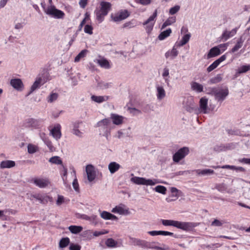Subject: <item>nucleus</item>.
I'll use <instances>...</instances> for the list:
<instances>
[{"mask_svg":"<svg viewBox=\"0 0 250 250\" xmlns=\"http://www.w3.org/2000/svg\"><path fill=\"white\" fill-rule=\"evenodd\" d=\"M156 96L158 100H162L166 96V92L164 88V86L159 84L156 85Z\"/></svg>","mask_w":250,"mask_h":250,"instance_id":"6ab92c4d","label":"nucleus"},{"mask_svg":"<svg viewBox=\"0 0 250 250\" xmlns=\"http://www.w3.org/2000/svg\"><path fill=\"white\" fill-rule=\"evenodd\" d=\"M161 222L164 226H173L184 230H189L193 227L192 224L189 222L164 219H162Z\"/></svg>","mask_w":250,"mask_h":250,"instance_id":"f257e3e1","label":"nucleus"},{"mask_svg":"<svg viewBox=\"0 0 250 250\" xmlns=\"http://www.w3.org/2000/svg\"><path fill=\"white\" fill-rule=\"evenodd\" d=\"M32 198H34L38 201L41 204H45L48 202V201H51V198L47 195H42L39 194H33L31 195V199Z\"/></svg>","mask_w":250,"mask_h":250,"instance_id":"aec40b11","label":"nucleus"},{"mask_svg":"<svg viewBox=\"0 0 250 250\" xmlns=\"http://www.w3.org/2000/svg\"><path fill=\"white\" fill-rule=\"evenodd\" d=\"M226 59V55H223L219 59L215 61L211 64L207 68V71L210 72L215 69L219 64Z\"/></svg>","mask_w":250,"mask_h":250,"instance_id":"a211bd4d","label":"nucleus"},{"mask_svg":"<svg viewBox=\"0 0 250 250\" xmlns=\"http://www.w3.org/2000/svg\"><path fill=\"white\" fill-rule=\"evenodd\" d=\"M110 119L114 125H122L124 123V120L125 118L122 116L112 113L110 115Z\"/></svg>","mask_w":250,"mask_h":250,"instance_id":"412c9836","label":"nucleus"},{"mask_svg":"<svg viewBox=\"0 0 250 250\" xmlns=\"http://www.w3.org/2000/svg\"><path fill=\"white\" fill-rule=\"evenodd\" d=\"M226 149L225 146L222 145H217L214 146V150L216 151H224Z\"/></svg>","mask_w":250,"mask_h":250,"instance_id":"13d9d810","label":"nucleus"},{"mask_svg":"<svg viewBox=\"0 0 250 250\" xmlns=\"http://www.w3.org/2000/svg\"><path fill=\"white\" fill-rule=\"evenodd\" d=\"M46 82V80L42 76L39 75L36 79V81L31 87L30 91L28 93V95L32 93L34 91L37 89L40 88V87L43 84Z\"/></svg>","mask_w":250,"mask_h":250,"instance_id":"9b49d317","label":"nucleus"},{"mask_svg":"<svg viewBox=\"0 0 250 250\" xmlns=\"http://www.w3.org/2000/svg\"><path fill=\"white\" fill-rule=\"evenodd\" d=\"M88 52L87 50L84 49L82 50L75 57V62H78L82 59L84 58L86 55L87 52Z\"/></svg>","mask_w":250,"mask_h":250,"instance_id":"37998d69","label":"nucleus"},{"mask_svg":"<svg viewBox=\"0 0 250 250\" xmlns=\"http://www.w3.org/2000/svg\"><path fill=\"white\" fill-rule=\"evenodd\" d=\"M222 80V78L220 75H217L215 77H213L210 79L208 82V83L209 84H215L219 83Z\"/></svg>","mask_w":250,"mask_h":250,"instance_id":"a19ab883","label":"nucleus"},{"mask_svg":"<svg viewBox=\"0 0 250 250\" xmlns=\"http://www.w3.org/2000/svg\"><path fill=\"white\" fill-rule=\"evenodd\" d=\"M184 108L188 112H191L195 108V104L191 97H188L183 101Z\"/></svg>","mask_w":250,"mask_h":250,"instance_id":"9d476101","label":"nucleus"},{"mask_svg":"<svg viewBox=\"0 0 250 250\" xmlns=\"http://www.w3.org/2000/svg\"><path fill=\"white\" fill-rule=\"evenodd\" d=\"M112 20L115 21H121L123 20V19L121 18V15L119 14V13L117 15H115L114 17H112Z\"/></svg>","mask_w":250,"mask_h":250,"instance_id":"69168bd1","label":"nucleus"},{"mask_svg":"<svg viewBox=\"0 0 250 250\" xmlns=\"http://www.w3.org/2000/svg\"><path fill=\"white\" fill-rule=\"evenodd\" d=\"M86 172L88 180L89 182L93 181L96 178V171L94 167L92 165H88L86 167Z\"/></svg>","mask_w":250,"mask_h":250,"instance_id":"f8f14e48","label":"nucleus"},{"mask_svg":"<svg viewBox=\"0 0 250 250\" xmlns=\"http://www.w3.org/2000/svg\"><path fill=\"white\" fill-rule=\"evenodd\" d=\"M196 174L201 176H208L213 174L214 172L210 169H196L195 170Z\"/></svg>","mask_w":250,"mask_h":250,"instance_id":"7c9ffc66","label":"nucleus"},{"mask_svg":"<svg viewBox=\"0 0 250 250\" xmlns=\"http://www.w3.org/2000/svg\"><path fill=\"white\" fill-rule=\"evenodd\" d=\"M45 144L49 148V150L51 151H53L54 150V147L52 145L51 142L48 139L44 140L43 141Z\"/></svg>","mask_w":250,"mask_h":250,"instance_id":"4d7b16f0","label":"nucleus"},{"mask_svg":"<svg viewBox=\"0 0 250 250\" xmlns=\"http://www.w3.org/2000/svg\"><path fill=\"white\" fill-rule=\"evenodd\" d=\"M94 62L98 63L102 68L108 69L111 67L108 61L104 58L102 57L100 59H97Z\"/></svg>","mask_w":250,"mask_h":250,"instance_id":"4be33fe9","label":"nucleus"},{"mask_svg":"<svg viewBox=\"0 0 250 250\" xmlns=\"http://www.w3.org/2000/svg\"><path fill=\"white\" fill-rule=\"evenodd\" d=\"M190 38V34H187L186 35H185L181 41H180V42H179V43L178 44V46H183L184 45H185V44H186L189 40V39Z\"/></svg>","mask_w":250,"mask_h":250,"instance_id":"79ce46f5","label":"nucleus"},{"mask_svg":"<svg viewBox=\"0 0 250 250\" xmlns=\"http://www.w3.org/2000/svg\"><path fill=\"white\" fill-rule=\"evenodd\" d=\"M89 19V16L87 15V13L85 14V18L81 21L80 24L79 26V30L80 31L82 30L83 25L85 24L86 22V20Z\"/></svg>","mask_w":250,"mask_h":250,"instance_id":"680f3d73","label":"nucleus"},{"mask_svg":"<svg viewBox=\"0 0 250 250\" xmlns=\"http://www.w3.org/2000/svg\"><path fill=\"white\" fill-rule=\"evenodd\" d=\"M15 166V162L11 160H5L2 161L0 164L1 168H9Z\"/></svg>","mask_w":250,"mask_h":250,"instance_id":"c756f323","label":"nucleus"},{"mask_svg":"<svg viewBox=\"0 0 250 250\" xmlns=\"http://www.w3.org/2000/svg\"><path fill=\"white\" fill-rule=\"evenodd\" d=\"M72 185H73V188L74 189L76 190V191H78L79 190V184H78V181H77V179L76 178H75L73 182V183H72Z\"/></svg>","mask_w":250,"mask_h":250,"instance_id":"0e129e2a","label":"nucleus"},{"mask_svg":"<svg viewBox=\"0 0 250 250\" xmlns=\"http://www.w3.org/2000/svg\"><path fill=\"white\" fill-rule=\"evenodd\" d=\"M223 224V223H222V221H221L218 219H215L211 223V226H216V227H220V226H222Z\"/></svg>","mask_w":250,"mask_h":250,"instance_id":"bf43d9fd","label":"nucleus"},{"mask_svg":"<svg viewBox=\"0 0 250 250\" xmlns=\"http://www.w3.org/2000/svg\"><path fill=\"white\" fill-rule=\"evenodd\" d=\"M136 26V21L135 20H131V21L125 22L123 24V28H131Z\"/></svg>","mask_w":250,"mask_h":250,"instance_id":"a18cd8bd","label":"nucleus"},{"mask_svg":"<svg viewBox=\"0 0 250 250\" xmlns=\"http://www.w3.org/2000/svg\"><path fill=\"white\" fill-rule=\"evenodd\" d=\"M112 86L111 83L100 82L98 83V87L102 89H105L111 87Z\"/></svg>","mask_w":250,"mask_h":250,"instance_id":"4c0bfd02","label":"nucleus"},{"mask_svg":"<svg viewBox=\"0 0 250 250\" xmlns=\"http://www.w3.org/2000/svg\"><path fill=\"white\" fill-rule=\"evenodd\" d=\"M155 190L163 194L166 193L167 188L163 186H157L155 188Z\"/></svg>","mask_w":250,"mask_h":250,"instance_id":"8fccbe9b","label":"nucleus"},{"mask_svg":"<svg viewBox=\"0 0 250 250\" xmlns=\"http://www.w3.org/2000/svg\"><path fill=\"white\" fill-rule=\"evenodd\" d=\"M162 77H163L165 83H167V85H169V69L167 67H165L163 69V71L162 73Z\"/></svg>","mask_w":250,"mask_h":250,"instance_id":"72a5a7b5","label":"nucleus"},{"mask_svg":"<svg viewBox=\"0 0 250 250\" xmlns=\"http://www.w3.org/2000/svg\"><path fill=\"white\" fill-rule=\"evenodd\" d=\"M180 9V6L179 5H176L173 7H171L169 9V14L170 15H174L176 14L177 12H178Z\"/></svg>","mask_w":250,"mask_h":250,"instance_id":"603ef678","label":"nucleus"},{"mask_svg":"<svg viewBox=\"0 0 250 250\" xmlns=\"http://www.w3.org/2000/svg\"><path fill=\"white\" fill-rule=\"evenodd\" d=\"M176 21L175 17H169L162 25V28H165L168 25H170Z\"/></svg>","mask_w":250,"mask_h":250,"instance_id":"ea45409f","label":"nucleus"},{"mask_svg":"<svg viewBox=\"0 0 250 250\" xmlns=\"http://www.w3.org/2000/svg\"><path fill=\"white\" fill-rule=\"evenodd\" d=\"M208 93L213 95L216 101L222 103L228 96L229 91L227 88L213 87Z\"/></svg>","mask_w":250,"mask_h":250,"instance_id":"f03ea898","label":"nucleus"},{"mask_svg":"<svg viewBox=\"0 0 250 250\" xmlns=\"http://www.w3.org/2000/svg\"><path fill=\"white\" fill-rule=\"evenodd\" d=\"M28 152L29 153L32 154L36 152V147L33 145H29L27 147Z\"/></svg>","mask_w":250,"mask_h":250,"instance_id":"6e6d98bb","label":"nucleus"},{"mask_svg":"<svg viewBox=\"0 0 250 250\" xmlns=\"http://www.w3.org/2000/svg\"><path fill=\"white\" fill-rule=\"evenodd\" d=\"M130 242L134 246H139L145 249H151L152 248L151 245L155 243V242H149L135 238H130Z\"/></svg>","mask_w":250,"mask_h":250,"instance_id":"0eeeda50","label":"nucleus"},{"mask_svg":"<svg viewBox=\"0 0 250 250\" xmlns=\"http://www.w3.org/2000/svg\"><path fill=\"white\" fill-rule=\"evenodd\" d=\"M44 12L49 16L55 19H62L64 13L63 11L59 10L54 6L50 5L44 9Z\"/></svg>","mask_w":250,"mask_h":250,"instance_id":"39448f33","label":"nucleus"},{"mask_svg":"<svg viewBox=\"0 0 250 250\" xmlns=\"http://www.w3.org/2000/svg\"><path fill=\"white\" fill-rule=\"evenodd\" d=\"M190 172L189 170H185V171H179L175 173V175L179 176L183 175L184 174H188Z\"/></svg>","mask_w":250,"mask_h":250,"instance_id":"338daca9","label":"nucleus"},{"mask_svg":"<svg viewBox=\"0 0 250 250\" xmlns=\"http://www.w3.org/2000/svg\"><path fill=\"white\" fill-rule=\"evenodd\" d=\"M79 126V123H75L74 124V128L72 130V133L76 136L81 137H82L83 133L78 129Z\"/></svg>","mask_w":250,"mask_h":250,"instance_id":"58836bf2","label":"nucleus"},{"mask_svg":"<svg viewBox=\"0 0 250 250\" xmlns=\"http://www.w3.org/2000/svg\"><path fill=\"white\" fill-rule=\"evenodd\" d=\"M110 124V120L109 118H105L98 122L96 127H100V130L102 129L104 131L108 129V127Z\"/></svg>","mask_w":250,"mask_h":250,"instance_id":"f3484780","label":"nucleus"},{"mask_svg":"<svg viewBox=\"0 0 250 250\" xmlns=\"http://www.w3.org/2000/svg\"><path fill=\"white\" fill-rule=\"evenodd\" d=\"M81 247L77 244H71L69 246L70 250H80Z\"/></svg>","mask_w":250,"mask_h":250,"instance_id":"e2e57ef3","label":"nucleus"},{"mask_svg":"<svg viewBox=\"0 0 250 250\" xmlns=\"http://www.w3.org/2000/svg\"><path fill=\"white\" fill-rule=\"evenodd\" d=\"M130 180L133 183L139 185L153 186L160 183L159 180L156 179H147L139 177H133L131 178Z\"/></svg>","mask_w":250,"mask_h":250,"instance_id":"20e7f679","label":"nucleus"},{"mask_svg":"<svg viewBox=\"0 0 250 250\" xmlns=\"http://www.w3.org/2000/svg\"><path fill=\"white\" fill-rule=\"evenodd\" d=\"M11 85L18 91H22L23 88V84L20 79H13L10 81Z\"/></svg>","mask_w":250,"mask_h":250,"instance_id":"4468645a","label":"nucleus"},{"mask_svg":"<svg viewBox=\"0 0 250 250\" xmlns=\"http://www.w3.org/2000/svg\"><path fill=\"white\" fill-rule=\"evenodd\" d=\"M147 233L150 234L151 236H156L158 235H169V236H173L175 238L177 237L176 235H174L173 233L167 231H163V230H153V231H149L147 232Z\"/></svg>","mask_w":250,"mask_h":250,"instance_id":"5701e85b","label":"nucleus"},{"mask_svg":"<svg viewBox=\"0 0 250 250\" xmlns=\"http://www.w3.org/2000/svg\"><path fill=\"white\" fill-rule=\"evenodd\" d=\"M33 183L37 187L40 188H44L48 186L49 182L46 178H35L32 180Z\"/></svg>","mask_w":250,"mask_h":250,"instance_id":"ddd939ff","label":"nucleus"},{"mask_svg":"<svg viewBox=\"0 0 250 250\" xmlns=\"http://www.w3.org/2000/svg\"><path fill=\"white\" fill-rule=\"evenodd\" d=\"M93 27L88 24H86L85 25L84 28V31L85 33H87L89 35H91L93 34Z\"/></svg>","mask_w":250,"mask_h":250,"instance_id":"864d4df0","label":"nucleus"},{"mask_svg":"<svg viewBox=\"0 0 250 250\" xmlns=\"http://www.w3.org/2000/svg\"><path fill=\"white\" fill-rule=\"evenodd\" d=\"M44 120L42 119L29 118L25 121V126L35 129L41 128L43 126Z\"/></svg>","mask_w":250,"mask_h":250,"instance_id":"423d86ee","label":"nucleus"},{"mask_svg":"<svg viewBox=\"0 0 250 250\" xmlns=\"http://www.w3.org/2000/svg\"><path fill=\"white\" fill-rule=\"evenodd\" d=\"M100 5V9L95 11L96 19L99 23L104 21V17L107 15L111 7V3L106 1H102Z\"/></svg>","mask_w":250,"mask_h":250,"instance_id":"7ed1b4c3","label":"nucleus"},{"mask_svg":"<svg viewBox=\"0 0 250 250\" xmlns=\"http://www.w3.org/2000/svg\"><path fill=\"white\" fill-rule=\"evenodd\" d=\"M218 47L214 46L211 48L207 55V58L209 59L217 56L222 53Z\"/></svg>","mask_w":250,"mask_h":250,"instance_id":"bb28decb","label":"nucleus"},{"mask_svg":"<svg viewBox=\"0 0 250 250\" xmlns=\"http://www.w3.org/2000/svg\"><path fill=\"white\" fill-rule=\"evenodd\" d=\"M119 14L121 15V18L123 20H125L129 16V13L126 10H122L119 12Z\"/></svg>","mask_w":250,"mask_h":250,"instance_id":"5fc2aeb1","label":"nucleus"},{"mask_svg":"<svg viewBox=\"0 0 250 250\" xmlns=\"http://www.w3.org/2000/svg\"><path fill=\"white\" fill-rule=\"evenodd\" d=\"M244 42V40L242 39V37H240L237 41L236 44L235 46L232 48L231 52H235L237 51L238 49H239L243 45V43Z\"/></svg>","mask_w":250,"mask_h":250,"instance_id":"e433bc0d","label":"nucleus"},{"mask_svg":"<svg viewBox=\"0 0 250 250\" xmlns=\"http://www.w3.org/2000/svg\"><path fill=\"white\" fill-rule=\"evenodd\" d=\"M49 162L54 164L59 165L62 164V161L59 156H54L50 158Z\"/></svg>","mask_w":250,"mask_h":250,"instance_id":"09e8293b","label":"nucleus"},{"mask_svg":"<svg viewBox=\"0 0 250 250\" xmlns=\"http://www.w3.org/2000/svg\"><path fill=\"white\" fill-rule=\"evenodd\" d=\"M69 239L68 237L63 238L60 241V247L62 248H65L69 244Z\"/></svg>","mask_w":250,"mask_h":250,"instance_id":"49530a36","label":"nucleus"},{"mask_svg":"<svg viewBox=\"0 0 250 250\" xmlns=\"http://www.w3.org/2000/svg\"><path fill=\"white\" fill-rule=\"evenodd\" d=\"M111 212L117 213L121 215H127L130 213L128 208H125L121 206H116L113 208Z\"/></svg>","mask_w":250,"mask_h":250,"instance_id":"a878e982","label":"nucleus"},{"mask_svg":"<svg viewBox=\"0 0 250 250\" xmlns=\"http://www.w3.org/2000/svg\"><path fill=\"white\" fill-rule=\"evenodd\" d=\"M68 229L73 234H78L83 230V227L78 226H70L68 227Z\"/></svg>","mask_w":250,"mask_h":250,"instance_id":"f704fd0d","label":"nucleus"},{"mask_svg":"<svg viewBox=\"0 0 250 250\" xmlns=\"http://www.w3.org/2000/svg\"><path fill=\"white\" fill-rule=\"evenodd\" d=\"M250 70V65H245L239 67L236 73L237 74L246 73Z\"/></svg>","mask_w":250,"mask_h":250,"instance_id":"c03bdc74","label":"nucleus"},{"mask_svg":"<svg viewBox=\"0 0 250 250\" xmlns=\"http://www.w3.org/2000/svg\"><path fill=\"white\" fill-rule=\"evenodd\" d=\"M157 16V11L155 10L154 12L146 21L143 23L144 25H146V32L149 33L153 29L154 22V20Z\"/></svg>","mask_w":250,"mask_h":250,"instance_id":"1a4fd4ad","label":"nucleus"},{"mask_svg":"<svg viewBox=\"0 0 250 250\" xmlns=\"http://www.w3.org/2000/svg\"><path fill=\"white\" fill-rule=\"evenodd\" d=\"M87 1L88 0H80L79 1L80 6L82 8H84L87 3Z\"/></svg>","mask_w":250,"mask_h":250,"instance_id":"774afa93","label":"nucleus"},{"mask_svg":"<svg viewBox=\"0 0 250 250\" xmlns=\"http://www.w3.org/2000/svg\"><path fill=\"white\" fill-rule=\"evenodd\" d=\"M237 29V28H235L231 31H224L220 37L221 39L224 42L226 41L236 34Z\"/></svg>","mask_w":250,"mask_h":250,"instance_id":"dca6fc26","label":"nucleus"},{"mask_svg":"<svg viewBox=\"0 0 250 250\" xmlns=\"http://www.w3.org/2000/svg\"><path fill=\"white\" fill-rule=\"evenodd\" d=\"M189 151V148L187 147L180 148L173 155V161L175 163H178L188 154Z\"/></svg>","mask_w":250,"mask_h":250,"instance_id":"6e6552de","label":"nucleus"},{"mask_svg":"<svg viewBox=\"0 0 250 250\" xmlns=\"http://www.w3.org/2000/svg\"><path fill=\"white\" fill-rule=\"evenodd\" d=\"M58 95L56 93H51L48 97L47 101L49 103H52L58 98Z\"/></svg>","mask_w":250,"mask_h":250,"instance_id":"3c124183","label":"nucleus"},{"mask_svg":"<svg viewBox=\"0 0 250 250\" xmlns=\"http://www.w3.org/2000/svg\"><path fill=\"white\" fill-rule=\"evenodd\" d=\"M178 54V51L174 46L171 50H169L165 53V57L166 58H170L172 60L175 58Z\"/></svg>","mask_w":250,"mask_h":250,"instance_id":"c85d7f7f","label":"nucleus"},{"mask_svg":"<svg viewBox=\"0 0 250 250\" xmlns=\"http://www.w3.org/2000/svg\"><path fill=\"white\" fill-rule=\"evenodd\" d=\"M208 99L202 97L200 100V112L204 114L208 113Z\"/></svg>","mask_w":250,"mask_h":250,"instance_id":"b1692460","label":"nucleus"},{"mask_svg":"<svg viewBox=\"0 0 250 250\" xmlns=\"http://www.w3.org/2000/svg\"><path fill=\"white\" fill-rule=\"evenodd\" d=\"M108 232V231L107 230H104V231H95L93 232V235L94 236H96V237H97V236H99L101 235H103V234H106Z\"/></svg>","mask_w":250,"mask_h":250,"instance_id":"052dcab7","label":"nucleus"},{"mask_svg":"<svg viewBox=\"0 0 250 250\" xmlns=\"http://www.w3.org/2000/svg\"><path fill=\"white\" fill-rule=\"evenodd\" d=\"M100 212V216L104 220H117L118 217L115 215L106 211H103Z\"/></svg>","mask_w":250,"mask_h":250,"instance_id":"393cba45","label":"nucleus"},{"mask_svg":"<svg viewBox=\"0 0 250 250\" xmlns=\"http://www.w3.org/2000/svg\"><path fill=\"white\" fill-rule=\"evenodd\" d=\"M191 88L192 90L198 93H200L203 91V86L198 83L193 82L191 83Z\"/></svg>","mask_w":250,"mask_h":250,"instance_id":"2f4dec72","label":"nucleus"},{"mask_svg":"<svg viewBox=\"0 0 250 250\" xmlns=\"http://www.w3.org/2000/svg\"><path fill=\"white\" fill-rule=\"evenodd\" d=\"M171 33V30L170 28H168L166 30L161 32L158 36V39L160 40H163L166 38L168 37Z\"/></svg>","mask_w":250,"mask_h":250,"instance_id":"c9c22d12","label":"nucleus"},{"mask_svg":"<svg viewBox=\"0 0 250 250\" xmlns=\"http://www.w3.org/2000/svg\"><path fill=\"white\" fill-rule=\"evenodd\" d=\"M121 166L115 162H112L110 163L108 166V168L111 174H113L117 171Z\"/></svg>","mask_w":250,"mask_h":250,"instance_id":"cd10ccee","label":"nucleus"},{"mask_svg":"<svg viewBox=\"0 0 250 250\" xmlns=\"http://www.w3.org/2000/svg\"><path fill=\"white\" fill-rule=\"evenodd\" d=\"M105 244L108 247L113 248L116 246L117 242L112 238H108L106 240Z\"/></svg>","mask_w":250,"mask_h":250,"instance_id":"de8ad7c7","label":"nucleus"},{"mask_svg":"<svg viewBox=\"0 0 250 250\" xmlns=\"http://www.w3.org/2000/svg\"><path fill=\"white\" fill-rule=\"evenodd\" d=\"M91 100L97 103H101L108 100L107 96H95L92 95L91 97Z\"/></svg>","mask_w":250,"mask_h":250,"instance_id":"473e14b6","label":"nucleus"},{"mask_svg":"<svg viewBox=\"0 0 250 250\" xmlns=\"http://www.w3.org/2000/svg\"><path fill=\"white\" fill-rule=\"evenodd\" d=\"M61 128V125L57 124L55 125L54 127L50 130V134L56 140L60 139L62 136Z\"/></svg>","mask_w":250,"mask_h":250,"instance_id":"2eb2a0df","label":"nucleus"}]
</instances>
